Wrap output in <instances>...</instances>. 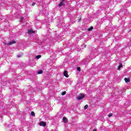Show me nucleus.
Wrapping results in <instances>:
<instances>
[{"label": "nucleus", "mask_w": 131, "mask_h": 131, "mask_svg": "<svg viewBox=\"0 0 131 131\" xmlns=\"http://www.w3.org/2000/svg\"><path fill=\"white\" fill-rule=\"evenodd\" d=\"M63 120L64 122H68V119H67V118H66V117H63Z\"/></svg>", "instance_id": "7"}, {"label": "nucleus", "mask_w": 131, "mask_h": 131, "mask_svg": "<svg viewBox=\"0 0 131 131\" xmlns=\"http://www.w3.org/2000/svg\"><path fill=\"white\" fill-rule=\"evenodd\" d=\"M13 43H16V41L12 40L11 41L8 42V43H5V45H7L8 46H10L11 45H13Z\"/></svg>", "instance_id": "1"}, {"label": "nucleus", "mask_w": 131, "mask_h": 131, "mask_svg": "<svg viewBox=\"0 0 131 131\" xmlns=\"http://www.w3.org/2000/svg\"><path fill=\"white\" fill-rule=\"evenodd\" d=\"M93 131H97V130L96 129H95L94 130H93Z\"/></svg>", "instance_id": "22"}, {"label": "nucleus", "mask_w": 131, "mask_h": 131, "mask_svg": "<svg viewBox=\"0 0 131 131\" xmlns=\"http://www.w3.org/2000/svg\"><path fill=\"white\" fill-rule=\"evenodd\" d=\"M113 115V114L110 113V114H108V117H111V116H112Z\"/></svg>", "instance_id": "16"}, {"label": "nucleus", "mask_w": 131, "mask_h": 131, "mask_svg": "<svg viewBox=\"0 0 131 131\" xmlns=\"http://www.w3.org/2000/svg\"><path fill=\"white\" fill-rule=\"evenodd\" d=\"M93 59H94V58L91 57L90 60H93Z\"/></svg>", "instance_id": "21"}, {"label": "nucleus", "mask_w": 131, "mask_h": 131, "mask_svg": "<svg viewBox=\"0 0 131 131\" xmlns=\"http://www.w3.org/2000/svg\"><path fill=\"white\" fill-rule=\"evenodd\" d=\"M26 1H27V0H26Z\"/></svg>", "instance_id": "28"}, {"label": "nucleus", "mask_w": 131, "mask_h": 131, "mask_svg": "<svg viewBox=\"0 0 131 131\" xmlns=\"http://www.w3.org/2000/svg\"><path fill=\"white\" fill-rule=\"evenodd\" d=\"M84 64H86V63H84Z\"/></svg>", "instance_id": "26"}, {"label": "nucleus", "mask_w": 131, "mask_h": 131, "mask_svg": "<svg viewBox=\"0 0 131 131\" xmlns=\"http://www.w3.org/2000/svg\"><path fill=\"white\" fill-rule=\"evenodd\" d=\"M64 0H62L59 5V6L62 7V6H64L65 4H64Z\"/></svg>", "instance_id": "4"}, {"label": "nucleus", "mask_w": 131, "mask_h": 131, "mask_svg": "<svg viewBox=\"0 0 131 131\" xmlns=\"http://www.w3.org/2000/svg\"><path fill=\"white\" fill-rule=\"evenodd\" d=\"M93 27H91V28H90L89 29H88V30L89 31H91V30H93Z\"/></svg>", "instance_id": "17"}, {"label": "nucleus", "mask_w": 131, "mask_h": 131, "mask_svg": "<svg viewBox=\"0 0 131 131\" xmlns=\"http://www.w3.org/2000/svg\"><path fill=\"white\" fill-rule=\"evenodd\" d=\"M38 74H42V71L41 70H39L38 72H37Z\"/></svg>", "instance_id": "10"}, {"label": "nucleus", "mask_w": 131, "mask_h": 131, "mask_svg": "<svg viewBox=\"0 0 131 131\" xmlns=\"http://www.w3.org/2000/svg\"><path fill=\"white\" fill-rule=\"evenodd\" d=\"M28 33H29V34H30V33H34V32H35L34 31H32L31 30H28Z\"/></svg>", "instance_id": "8"}, {"label": "nucleus", "mask_w": 131, "mask_h": 131, "mask_svg": "<svg viewBox=\"0 0 131 131\" xmlns=\"http://www.w3.org/2000/svg\"><path fill=\"white\" fill-rule=\"evenodd\" d=\"M84 98V95L83 94H81L80 96H79L77 97L78 100H82Z\"/></svg>", "instance_id": "2"}, {"label": "nucleus", "mask_w": 131, "mask_h": 131, "mask_svg": "<svg viewBox=\"0 0 131 131\" xmlns=\"http://www.w3.org/2000/svg\"><path fill=\"white\" fill-rule=\"evenodd\" d=\"M85 47H86V46H84V48H85Z\"/></svg>", "instance_id": "27"}, {"label": "nucleus", "mask_w": 131, "mask_h": 131, "mask_svg": "<svg viewBox=\"0 0 131 131\" xmlns=\"http://www.w3.org/2000/svg\"><path fill=\"white\" fill-rule=\"evenodd\" d=\"M39 124L41 126H46V125H47V123L45 122H41Z\"/></svg>", "instance_id": "5"}, {"label": "nucleus", "mask_w": 131, "mask_h": 131, "mask_svg": "<svg viewBox=\"0 0 131 131\" xmlns=\"http://www.w3.org/2000/svg\"><path fill=\"white\" fill-rule=\"evenodd\" d=\"M121 67H122V64H120L119 66L118 69H120V68H121Z\"/></svg>", "instance_id": "15"}, {"label": "nucleus", "mask_w": 131, "mask_h": 131, "mask_svg": "<svg viewBox=\"0 0 131 131\" xmlns=\"http://www.w3.org/2000/svg\"><path fill=\"white\" fill-rule=\"evenodd\" d=\"M20 57H21V55H17V57H18V58H20Z\"/></svg>", "instance_id": "19"}, {"label": "nucleus", "mask_w": 131, "mask_h": 131, "mask_svg": "<svg viewBox=\"0 0 131 131\" xmlns=\"http://www.w3.org/2000/svg\"><path fill=\"white\" fill-rule=\"evenodd\" d=\"M61 95L62 96H64V95H66V91H64L61 93Z\"/></svg>", "instance_id": "12"}, {"label": "nucleus", "mask_w": 131, "mask_h": 131, "mask_svg": "<svg viewBox=\"0 0 131 131\" xmlns=\"http://www.w3.org/2000/svg\"><path fill=\"white\" fill-rule=\"evenodd\" d=\"M23 19H24V17H20V18L19 19V21L22 22L23 21Z\"/></svg>", "instance_id": "11"}, {"label": "nucleus", "mask_w": 131, "mask_h": 131, "mask_svg": "<svg viewBox=\"0 0 131 131\" xmlns=\"http://www.w3.org/2000/svg\"><path fill=\"white\" fill-rule=\"evenodd\" d=\"M77 69L78 71H80V70H81L80 67H77Z\"/></svg>", "instance_id": "18"}, {"label": "nucleus", "mask_w": 131, "mask_h": 131, "mask_svg": "<svg viewBox=\"0 0 131 131\" xmlns=\"http://www.w3.org/2000/svg\"><path fill=\"white\" fill-rule=\"evenodd\" d=\"M124 80L125 81L126 83L127 82H129V81H130V80H129V79L127 78H124Z\"/></svg>", "instance_id": "6"}, {"label": "nucleus", "mask_w": 131, "mask_h": 131, "mask_svg": "<svg viewBox=\"0 0 131 131\" xmlns=\"http://www.w3.org/2000/svg\"><path fill=\"white\" fill-rule=\"evenodd\" d=\"M93 56V55H90V57H92Z\"/></svg>", "instance_id": "23"}, {"label": "nucleus", "mask_w": 131, "mask_h": 131, "mask_svg": "<svg viewBox=\"0 0 131 131\" xmlns=\"http://www.w3.org/2000/svg\"><path fill=\"white\" fill-rule=\"evenodd\" d=\"M63 75L66 77H69V75H68V72H67V71H64L63 73Z\"/></svg>", "instance_id": "3"}, {"label": "nucleus", "mask_w": 131, "mask_h": 131, "mask_svg": "<svg viewBox=\"0 0 131 131\" xmlns=\"http://www.w3.org/2000/svg\"><path fill=\"white\" fill-rule=\"evenodd\" d=\"M88 107H89V105L86 104V105H85L84 108L85 110V109H88Z\"/></svg>", "instance_id": "13"}, {"label": "nucleus", "mask_w": 131, "mask_h": 131, "mask_svg": "<svg viewBox=\"0 0 131 131\" xmlns=\"http://www.w3.org/2000/svg\"><path fill=\"white\" fill-rule=\"evenodd\" d=\"M79 21H80V19H79V20L78 21V22H79Z\"/></svg>", "instance_id": "24"}, {"label": "nucleus", "mask_w": 131, "mask_h": 131, "mask_svg": "<svg viewBox=\"0 0 131 131\" xmlns=\"http://www.w3.org/2000/svg\"><path fill=\"white\" fill-rule=\"evenodd\" d=\"M35 4H36V3H33V4H32V6H35Z\"/></svg>", "instance_id": "20"}, {"label": "nucleus", "mask_w": 131, "mask_h": 131, "mask_svg": "<svg viewBox=\"0 0 131 131\" xmlns=\"http://www.w3.org/2000/svg\"><path fill=\"white\" fill-rule=\"evenodd\" d=\"M40 58H41V55H39L36 56V59H40Z\"/></svg>", "instance_id": "9"}, {"label": "nucleus", "mask_w": 131, "mask_h": 131, "mask_svg": "<svg viewBox=\"0 0 131 131\" xmlns=\"http://www.w3.org/2000/svg\"><path fill=\"white\" fill-rule=\"evenodd\" d=\"M84 61H85V60H83V62H84Z\"/></svg>", "instance_id": "25"}, {"label": "nucleus", "mask_w": 131, "mask_h": 131, "mask_svg": "<svg viewBox=\"0 0 131 131\" xmlns=\"http://www.w3.org/2000/svg\"><path fill=\"white\" fill-rule=\"evenodd\" d=\"M31 115H32V116H34V115H35V114H34V112H32L31 113Z\"/></svg>", "instance_id": "14"}]
</instances>
